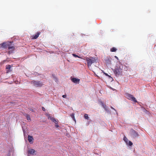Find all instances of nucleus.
Segmentation results:
<instances>
[{"label":"nucleus","mask_w":156,"mask_h":156,"mask_svg":"<svg viewBox=\"0 0 156 156\" xmlns=\"http://www.w3.org/2000/svg\"><path fill=\"white\" fill-rule=\"evenodd\" d=\"M42 110L43 111H45V109L43 107H42Z\"/></svg>","instance_id":"obj_29"},{"label":"nucleus","mask_w":156,"mask_h":156,"mask_svg":"<svg viewBox=\"0 0 156 156\" xmlns=\"http://www.w3.org/2000/svg\"><path fill=\"white\" fill-rule=\"evenodd\" d=\"M11 67V66L10 65H6V68L7 69H8L6 71L7 73H9L11 71V70L10 69Z\"/></svg>","instance_id":"obj_12"},{"label":"nucleus","mask_w":156,"mask_h":156,"mask_svg":"<svg viewBox=\"0 0 156 156\" xmlns=\"http://www.w3.org/2000/svg\"><path fill=\"white\" fill-rule=\"evenodd\" d=\"M126 96L127 98L129 100H131L134 102H136L135 98L132 95L129 94H126Z\"/></svg>","instance_id":"obj_4"},{"label":"nucleus","mask_w":156,"mask_h":156,"mask_svg":"<svg viewBox=\"0 0 156 156\" xmlns=\"http://www.w3.org/2000/svg\"><path fill=\"white\" fill-rule=\"evenodd\" d=\"M51 120L52 121H53V122H54L55 124H57L58 123V122H57V120H56V119L54 118H52V119Z\"/></svg>","instance_id":"obj_19"},{"label":"nucleus","mask_w":156,"mask_h":156,"mask_svg":"<svg viewBox=\"0 0 156 156\" xmlns=\"http://www.w3.org/2000/svg\"><path fill=\"white\" fill-rule=\"evenodd\" d=\"M101 105H102V106L103 107L105 105L104 104V103L102 102H101Z\"/></svg>","instance_id":"obj_25"},{"label":"nucleus","mask_w":156,"mask_h":156,"mask_svg":"<svg viewBox=\"0 0 156 156\" xmlns=\"http://www.w3.org/2000/svg\"><path fill=\"white\" fill-rule=\"evenodd\" d=\"M55 126L56 127L58 128L59 127V126L58 125L57 123V124H55Z\"/></svg>","instance_id":"obj_27"},{"label":"nucleus","mask_w":156,"mask_h":156,"mask_svg":"<svg viewBox=\"0 0 156 156\" xmlns=\"http://www.w3.org/2000/svg\"><path fill=\"white\" fill-rule=\"evenodd\" d=\"M104 73L106 76H109V77H111V76H109V75H108V74H107V73Z\"/></svg>","instance_id":"obj_26"},{"label":"nucleus","mask_w":156,"mask_h":156,"mask_svg":"<svg viewBox=\"0 0 156 156\" xmlns=\"http://www.w3.org/2000/svg\"><path fill=\"white\" fill-rule=\"evenodd\" d=\"M130 133L131 135L133 137H136L138 136V134L136 131L133 129H132L130 130Z\"/></svg>","instance_id":"obj_6"},{"label":"nucleus","mask_w":156,"mask_h":156,"mask_svg":"<svg viewBox=\"0 0 156 156\" xmlns=\"http://www.w3.org/2000/svg\"><path fill=\"white\" fill-rule=\"evenodd\" d=\"M71 80L74 83H78L80 81V79H77L76 78H72Z\"/></svg>","instance_id":"obj_9"},{"label":"nucleus","mask_w":156,"mask_h":156,"mask_svg":"<svg viewBox=\"0 0 156 156\" xmlns=\"http://www.w3.org/2000/svg\"><path fill=\"white\" fill-rule=\"evenodd\" d=\"M9 44V45H7V48L10 50L9 53V54H10L12 52V51L14 50L15 47L13 46V44H12L11 42H10V44Z\"/></svg>","instance_id":"obj_3"},{"label":"nucleus","mask_w":156,"mask_h":156,"mask_svg":"<svg viewBox=\"0 0 156 156\" xmlns=\"http://www.w3.org/2000/svg\"><path fill=\"white\" fill-rule=\"evenodd\" d=\"M40 34V33L39 32H37L35 35H34L32 36V39H36L39 37Z\"/></svg>","instance_id":"obj_11"},{"label":"nucleus","mask_w":156,"mask_h":156,"mask_svg":"<svg viewBox=\"0 0 156 156\" xmlns=\"http://www.w3.org/2000/svg\"><path fill=\"white\" fill-rule=\"evenodd\" d=\"M121 70L120 68H117L116 69L115 72V74L116 76H119L121 73Z\"/></svg>","instance_id":"obj_7"},{"label":"nucleus","mask_w":156,"mask_h":156,"mask_svg":"<svg viewBox=\"0 0 156 156\" xmlns=\"http://www.w3.org/2000/svg\"><path fill=\"white\" fill-rule=\"evenodd\" d=\"M103 108L107 112H109L108 107L106 105L104 106Z\"/></svg>","instance_id":"obj_14"},{"label":"nucleus","mask_w":156,"mask_h":156,"mask_svg":"<svg viewBox=\"0 0 156 156\" xmlns=\"http://www.w3.org/2000/svg\"><path fill=\"white\" fill-rule=\"evenodd\" d=\"M10 44V42H3L0 44V47L4 48H7V45H9L8 44Z\"/></svg>","instance_id":"obj_5"},{"label":"nucleus","mask_w":156,"mask_h":156,"mask_svg":"<svg viewBox=\"0 0 156 156\" xmlns=\"http://www.w3.org/2000/svg\"><path fill=\"white\" fill-rule=\"evenodd\" d=\"M48 119H50L51 120L53 118L51 117L50 115H48Z\"/></svg>","instance_id":"obj_24"},{"label":"nucleus","mask_w":156,"mask_h":156,"mask_svg":"<svg viewBox=\"0 0 156 156\" xmlns=\"http://www.w3.org/2000/svg\"><path fill=\"white\" fill-rule=\"evenodd\" d=\"M73 56L75 57H78L79 58H81L79 56H78L77 55L73 53L72 54Z\"/></svg>","instance_id":"obj_21"},{"label":"nucleus","mask_w":156,"mask_h":156,"mask_svg":"<svg viewBox=\"0 0 156 156\" xmlns=\"http://www.w3.org/2000/svg\"><path fill=\"white\" fill-rule=\"evenodd\" d=\"M86 60L87 61V65L88 67L90 66L92 64L97 63L98 62V59L96 57H86Z\"/></svg>","instance_id":"obj_1"},{"label":"nucleus","mask_w":156,"mask_h":156,"mask_svg":"<svg viewBox=\"0 0 156 156\" xmlns=\"http://www.w3.org/2000/svg\"><path fill=\"white\" fill-rule=\"evenodd\" d=\"M117 50V49L113 47L111 49L110 51L111 52H115Z\"/></svg>","instance_id":"obj_17"},{"label":"nucleus","mask_w":156,"mask_h":156,"mask_svg":"<svg viewBox=\"0 0 156 156\" xmlns=\"http://www.w3.org/2000/svg\"><path fill=\"white\" fill-rule=\"evenodd\" d=\"M26 117H27V119L28 120H30V116L29 115H27V116H26Z\"/></svg>","instance_id":"obj_23"},{"label":"nucleus","mask_w":156,"mask_h":156,"mask_svg":"<svg viewBox=\"0 0 156 156\" xmlns=\"http://www.w3.org/2000/svg\"><path fill=\"white\" fill-rule=\"evenodd\" d=\"M62 97L63 98H66V95H62Z\"/></svg>","instance_id":"obj_28"},{"label":"nucleus","mask_w":156,"mask_h":156,"mask_svg":"<svg viewBox=\"0 0 156 156\" xmlns=\"http://www.w3.org/2000/svg\"><path fill=\"white\" fill-rule=\"evenodd\" d=\"M70 116L71 117V118H72L73 119L76 121V120L75 118V116H74V114L72 113L70 115Z\"/></svg>","instance_id":"obj_18"},{"label":"nucleus","mask_w":156,"mask_h":156,"mask_svg":"<svg viewBox=\"0 0 156 156\" xmlns=\"http://www.w3.org/2000/svg\"><path fill=\"white\" fill-rule=\"evenodd\" d=\"M52 77L53 78L54 80L56 82H57L58 81V79L57 77H56L55 75L54 74H52Z\"/></svg>","instance_id":"obj_15"},{"label":"nucleus","mask_w":156,"mask_h":156,"mask_svg":"<svg viewBox=\"0 0 156 156\" xmlns=\"http://www.w3.org/2000/svg\"><path fill=\"white\" fill-rule=\"evenodd\" d=\"M84 117L85 119L88 120L89 119V117L88 116V115L87 114H85L84 115Z\"/></svg>","instance_id":"obj_20"},{"label":"nucleus","mask_w":156,"mask_h":156,"mask_svg":"<svg viewBox=\"0 0 156 156\" xmlns=\"http://www.w3.org/2000/svg\"><path fill=\"white\" fill-rule=\"evenodd\" d=\"M133 144V143H132L130 141H128V144L127 145H129V146H131Z\"/></svg>","instance_id":"obj_22"},{"label":"nucleus","mask_w":156,"mask_h":156,"mask_svg":"<svg viewBox=\"0 0 156 156\" xmlns=\"http://www.w3.org/2000/svg\"><path fill=\"white\" fill-rule=\"evenodd\" d=\"M28 138L29 142L30 143H31V142H32V141L33 140V137L31 136L28 135Z\"/></svg>","instance_id":"obj_13"},{"label":"nucleus","mask_w":156,"mask_h":156,"mask_svg":"<svg viewBox=\"0 0 156 156\" xmlns=\"http://www.w3.org/2000/svg\"><path fill=\"white\" fill-rule=\"evenodd\" d=\"M111 57H107L105 60L106 63L108 65L110 64L111 62Z\"/></svg>","instance_id":"obj_8"},{"label":"nucleus","mask_w":156,"mask_h":156,"mask_svg":"<svg viewBox=\"0 0 156 156\" xmlns=\"http://www.w3.org/2000/svg\"><path fill=\"white\" fill-rule=\"evenodd\" d=\"M123 140L125 142L126 144H128L129 140H128V139L126 138V137L124 136V137Z\"/></svg>","instance_id":"obj_16"},{"label":"nucleus","mask_w":156,"mask_h":156,"mask_svg":"<svg viewBox=\"0 0 156 156\" xmlns=\"http://www.w3.org/2000/svg\"><path fill=\"white\" fill-rule=\"evenodd\" d=\"M111 108L112 109H113L114 110H115V112H116V111L115 108H113L112 106H111Z\"/></svg>","instance_id":"obj_30"},{"label":"nucleus","mask_w":156,"mask_h":156,"mask_svg":"<svg viewBox=\"0 0 156 156\" xmlns=\"http://www.w3.org/2000/svg\"><path fill=\"white\" fill-rule=\"evenodd\" d=\"M31 83L36 87H41L43 85L42 83L39 81L33 80L31 81Z\"/></svg>","instance_id":"obj_2"},{"label":"nucleus","mask_w":156,"mask_h":156,"mask_svg":"<svg viewBox=\"0 0 156 156\" xmlns=\"http://www.w3.org/2000/svg\"><path fill=\"white\" fill-rule=\"evenodd\" d=\"M35 152L36 151L34 149H30L28 150V153L34 155Z\"/></svg>","instance_id":"obj_10"},{"label":"nucleus","mask_w":156,"mask_h":156,"mask_svg":"<svg viewBox=\"0 0 156 156\" xmlns=\"http://www.w3.org/2000/svg\"><path fill=\"white\" fill-rule=\"evenodd\" d=\"M115 57L116 58L117 60H119V58H118V57L117 56H115Z\"/></svg>","instance_id":"obj_31"}]
</instances>
